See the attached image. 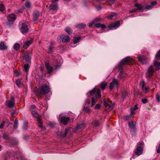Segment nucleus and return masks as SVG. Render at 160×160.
Instances as JSON below:
<instances>
[{
    "label": "nucleus",
    "instance_id": "obj_3",
    "mask_svg": "<svg viewBox=\"0 0 160 160\" xmlns=\"http://www.w3.org/2000/svg\"><path fill=\"white\" fill-rule=\"evenodd\" d=\"M134 63V60L132 58L127 57L122 59L120 62L118 67L122 66L125 64L128 65H132Z\"/></svg>",
    "mask_w": 160,
    "mask_h": 160
},
{
    "label": "nucleus",
    "instance_id": "obj_24",
    "mask_svg": "<svg viewBox=\"0 0 160 160\" xmlns=\"http://www.w3.org/2000/svg\"><path fill=\"white\" fill-rule=\"evenodd\" d=\"M7 47L5 44L4 42H1L0 43V49L2 50H6L7 49Z\"/></svg>",
    "mask_w": 160,
    "mask_h": 160
},
{
    "label": "nucleus",
    "instance_id": "obj_10",
    "mask_svg": "<svg viewBox=\"0 0 160 160\" xmlns=\"http://www.w3.org/2000/svg\"><path fill=\"white\" fill-rule=\"evenodd\" d=\"M138 58L139 61L143 64H146L148 61V58L145 56L139 55Z\"/></svg>",
    "mask_w": 160,
    "mask_h": 160
},
{
    "label": "nucleus",
    "instance_id": "obj_58",
    "mask_svg": "<svg viewBox=\"0 0 160 160\" xmlns=\"http://www.w3.org/2000/svg\"><path fill=\"white\" fill-rule=\"evenodd\" d=\"M94 21H92V22L91 23H90L89 24L88 27H91L94 24Z\"/></svg>",
    "mask_w": 160,
    "mask_h": 160
},
{
    "label": "nucleus",
    "instance_id": "obj_63",
    "mask_svg": "<svg viewBox=\"0 0 160 160\" xmlns=\"http://www.w3.org/2000/svg\"><path fill=\"white\" fill-rule=\"evenodd\" d=\"M138 105H137V104H136L134 107L133 108V110H136V109H138Z\"/></svg>",
    "mask_w": 160,
    "mask_h": 160
},
{
    "label": "nucleus",
    "instance_id": "obj_1",
    "mask_svg": "<svg viewBox=\"0 0 160 160\" xmlns=\"http://www.w3.org/2000/svg\"><path fill=\"white\" fill-rule=\"evenodd\" d=\"M160 69V62L155 61L153 62V65L150 66L147 69L146 74V78L149 80L152 78V76L156 71H158Z\"/></svg>",
    "mask_w": 160,
    "mask_h": 160
},
{
    "label": "nucleus",
    "instance_id": "obj_16",
    "mask_svg": "<svg viewBox=\"0 0 160 160\" xmlns=\"http://www.w3.org/2000/svg\"><path fill=\"white\" fill-rule=\"evenodd\" d=\"M40 14V12L38 11L34 12L33 14V19L34 21L36 22L38 19Z\"/></svg>",
    "mask_w": 160,
    "mask_h": 160
},
{
    "label": "nucleus",
    "instance_id": "obj_11",
    "mask_svg": "<svg viewBox=\"0 0 160 160\" xmlns=\"http://www.w3.org/2000/svg\"><path fill=\"white\" fill-rule=\"evenodd\" d=\"M28 30L27 26L25 23H23L20 28L21 32L23 34H26L28 32Z\"/></svg>",
    "mask_w": 160,
    "mask_h": 160
},
{
    "label": "nucleus",
    "instance_id": "obj_9",
    "mask_svg": "<svg viewBox=\"0 0 160 160\" xmlns=\"http://www.w3.org/2000/svg\"><path fill=\"white\" fill-rule=\"evenodd\" d=\"M45 64L48 73L50 74L52 73L53 71V68L50 65L49 61H45Z\"/></svg>",
    "mask_w": 160,
    "mask_h": 160
},
{
    "label": "nucleus",
    "instance_id": "obj_4",
    "mask_svg": "<svg viewBox=\"0 0 160 160\" xmlns=\"http://www.w3.org/2000/svg\"><path fill=\"white\" fill-rule=\"evenodd\" d=\"M16 19V16L14 14L9 15L7 17V21L6 24L8 26H10L12 24Z\"/></svg>",
    "mask_w": 160,
    "mask_h": 160
},
{
    "label": "nucleus",
    "instance_id": "obj_35",
    "mask_svg": "<svg viewBox=\"0 0 160 160\" xmlns=\"http://www.w3.org/2000/svg\"><path fill=\"white\" fill-rule=\"evenodd\" d=\"M92 125L94 127H98L99 125V121L98 120L95 121L92 123Z\"/></svg>",
    "mask_w": 160,
    "mask_h": 160
},
{
    "label": "nucleus",
    "instance_id": "obj_52",
    "mask_svg": "<svg viewBox=\"0 0 160 160\" xmlns=\"http://www.w3.org/2000/svg\"><path fill=\"white\" fill-rule=\"evenodd\" d=\"M114 104H113L112 105H110L109 106V107L108 109V110L111 111L112 110L113 108L114 107Z\"/></svg>",
    "mask_w": 160,
    "mask_h": 160
},
{
    "label": "nucleus",
    "instance_id": "obj_53",
    "mask_svg": "<svg viewBox=\"0 0 160 160\" xmlns=\"http://www.w3.org/2000/svg\"><path fill=\"white\" fill-rule=\"evenodd\" d=\"M140 85L141 86L142 88V89H143L145 87V83L144 81H142L141 83L140 84Z\"/></svg>",
    "mask_w": 160,
    "mask_h": 160
},
{
    "label": "nucleus",
    "instance_id": "obj_40",
    "mask_svg": "<svg viewBox=\"0 0 160 160\" xmlns=\"http://www.w3.org/2000/svg\"><path fill=\"white\" fill-rule=\"evenodd\" d=\"M84 111L87 113H89L91 112L90 109L87 107H84L83 108Z\"/></svg>",
    "mask_w": 160,
    "mask_h": 160
},
{
    "label": "nucleus",
    "instance_id": "obj_64",
    "mask_svg": "<svg viewBox=\"0 0 160 160\" xmlns=\"http://www.w3.org/2000/svg\"><path fill=\"white\" fill-rule=\"evenodd\" d=\"M40 70L42 72H43L44 69V67L41 66L40 68Z\"/></svg>",
    "mask_w": 160,
    "mask_h": 160
},
{
    "label": "nucleus",
    "instance_id": "obj_23",
    "mask_svg": "<svg viewBox=\"0 0 160 160\" xmlns=\"http://www.w3.org/2000/svg\"><path fill=\"white\" fill-rule=\"evenodd\" d=\"M49 8L51 9H52L54 11H57L58 8V4L56 3L55 4H52L49 6Z\"/></svg>",
    "mask_w": 160,
    "mask_h": 160
},
{
    "label": "nucleus",
    "instance_id": "obj_5",
    "mask_svg": "<svg viewBox=\"0 0 160 160\" xmlns=\"http://www.w3.org/2000/svg\"><path fill=\"white\" fill-rule=\"evenodd\" d=\"M98 96V98H101V90L99 89H98L97 91V93L95 94L94 96L92 98V104L91 107H92L94 105L97 101Z\"/></svg>",
    "mask_w": 160,
    "mask_h": 160
},
{
    "label": "nucleus",
    "instance_id": "obj_47",
    "mask_svg": "<svg viewBox=\"0 0 160 160\" xmlns=\"http://www.w3.org/2000/svg\"><path fill=\"white\" fill-rule=\"evenodd\" d=\"M5 9L4 6L3 4H0V11L2 12Z\"/></svg>",
    "mask_w": 160,
    "mask_h": 160
},
{
    "label": "nucleus",
    "instance_id": "obj_31",
    "mask_svg": "<svg viewBox=\"0 0 160 160\" xmlns=\"http://www.w3.org/2000/svg\"><path fill=\"white\" fill-rule=\"evenodd\" d=\"M64 30L68 34L71 35L72 34L73 31L72 29L70 28H66Z\"/></svg>",
    "mask_w": 160,
    "mask_h": 160
},
{
    "label": "nucleus",
    "instance_id": "obj_45",
    "mask_svg": "<svg viewBox=\"0 0 160 160\" xmlns=\"http://www.w3.org/2000/svg\"><path fill=\"white\" fill-rule=\"evenodd\" d=\"M101 106V104H97L96 105V106L94 108V109H96V110L99 109L100 108Z\"/></svg>",
    "mask_w": 160,
    "mask_h": 160
},
{
    "label": "nucleus",
    "instance_id": "obj_21",
    "mask_svg": "<svg viewBox=\"0 0 160 160\" xmlns=\"http://www.w3.org/2000/svg\"><path fill=\"white\" fill-rule=\"evenodd\" d=\"M84 128L85 124L84 122L78 123L76 127L77 130H79Z\"/></svg>",
    "mask_w": 160,
    "mask_h": 160
},
{
    "label": "nucleus",
    "instance_id": "obj_15",
    "mask_svg": "<svg viewBox=\"0 0 160 160\" xmlns=\"http://www.w3.org/2000/svg\"><path fill=\"white\" fill-rule=\"evenodd\" d=\"M128 126L132 130V132H135L136 130L135 123H134L132 121L131 122H129Z\"/></svg>",
    "mask_w": 160,
    "mask_h": 160
},
{
    "label": "nucleus",
    "instance_id": "obj_48",
    "mask_svg": "<svg viewBox=\"0 0 160 160\" xmlns=\"http://www.w3.org/2000/svg\"><path fill=\"white\" fill-rule=\"evenodd\" d=\"M156 98L158 102H160V98L159 94L157 93L156 95Z\"/></svg>",
    "mask_w": 160,
    "mask_h": 160
},
{
    "label": "nucleus",
    "instance_id": "obj_28",
    "mask_svg": "<svg viewBox=\"0 0 160 160\" xmlns=\"http://www.w3.org/2000/svg\"><path fill=\"white\" fill-rule=\"evenodd\" d=\"M134 6L137 8V10H142L144 9V7L141 4L136 3Z\"/></svg>",
    "mask_w": 160,
    "mask_h": 160
},
{
    "label": "nucleus",
    "instance_id": "obj_36",
    "mask_svg": "<svg viewBox=\"0 0 160 160\" xmlns=\"http://www.w3.org/2000/svg\"><path fill=\"white\" fill-rule=\"evenodd\" d=\"M20 46V44L18 43H16L14 45L13 48L15 50L17 51L19 49Z\"/></svg>",
    "mask_w": 160,
    "mask_h": 160
},
{
    "label": "nucleus",
    "instance_id": "obj_38",
    "mask_svg": "<svg viewBox=\"0 0 160 160\" xmlns=\"http://www.w3.org/2000/svg\"><path fill=\"white\" fill-rule=\"evenodd\" d=\"M155 58L157 60L160 59V50L155 55Z\"/></svg>",
    "mask_w": 160,
    "mask_h": 160
},
{
    "label": "nucleus",
    "instance_id": "obj_26",
    "mask_svg": "<svg viewBox=\"0 0 160 160\" xmlns=\"http://www.w3.org/2000/svg\"><path fill=\"white\" fill-rule=\"evenodd\" d=\"M107 83L105 82H102L98 86L102 90L105 89L106 86L107 85Z\"/></svg>",
    "mask_w": 160,
    "mask_h": 160
},
{
    "label": "nucleus",
    "instance_id": "obj_32",
    "mask_svg": "<svg viewBox=\"0 0 160 160\" xmlns=\"http://www.w3.org/2000/svg\"><path fill=\"white\" fill-rule=\"evenodd\" d=\"M144 143L143 141H141L139 142L137 144V148H143L144 146Z\"/></svg>",
    "mask_w": 160,
    "mask_h": 160
},
{
    "label": "nucleus",
    "instance_id": "obj_61",
    "mask_svg": "<svg viewBox=\"0 0 160 160\" xmlns=\"http://www.w3.org/2000/svg\"><path fill=\"white\" fill-rule=\"evenodd\" d=\"M60 66H61V65L58 64V65H57L55 67V69H57V70L59 68H60Z\"/></svg>",
    "mask_w": 160,
    "mask_h": 160
},
{
    "label": "nucleus",
    "instance_id": "obj_57",
    "mask_svg": "<svg viewBox=\"0 0 160 160\" xmlns=\"http://www.w3.org/2000/svg\"><path fill=\"white\" fill-rule=\"evenodd\" d=\"M130 118V116L128 115L125 116L124 117V119L125 120H128Z\"/></svg>",
    "mask_w": 160,
    "mask_h": 160
},
{
    "label": "nucleus",
    "instance_id": "obj_59",
    "mask_svg": "<svg viewBox=\"0 0 160 160\" xmlns=\"http://www.w3.org/2000/svg\"><path fill=\"white\" fill-rule=\"evenodd\" d=\"M14 73L16 74L17 76H19V74L18 71L17 70H15L14 71Z\"/></svg>",
    "mask_w": 160,
    "mask_h": 160
},
{
    "label": "nucleus",
    "instance_id": "obj_2",
    "mask_svg": "<svg viewBox=\"0 0 160 160\" xmlns=\"http://www.w3.org/2000/svg\"><path fill=\"white\" fill-rule=\"evenodd\" d=\"M50 90V88L49 86L47 84H44L42 85L40 88L35 90L34 91V93L37 95H43L48 93Z\"/></svg>",
    "mask_w": 160,
    "mask_h": 160
},
{
    "label": "nucleus",
    "instance_id": "obj_7",
    "mask_svg": "<svg viewBox=\"0 0 160 160\" xmlns=\"http://www.w3.org/2000/svg\"><path fill=\"white\" fill-rule=\"evenodd\" d=\"M118 84L119 82L118 80L114 78L110 83L109 88L111 90L114 87L118 88Z\"/></svg>",
    "mask_w": 160,
    "mask_h": 160
},
{
    "label": "nucleus",
    "instance_id": "obj_51",
    "mask_svg": "<svg viewBox=\"0 0 160 160\" xmlns=\"http://www.w3.org/2000/svg\"><path fill=\"white\" fill-rule=\"evenodd\" d=\"M103 102L105 106L108 107L109 105V104L108 103V102H107L105 99L103 100Z\"/></svg>",
    "mask_w": 160,
    "mask_h": 160
},
{
    "label": "nucleus",
    "instance_id": "obj_27",
    "mask_svg": "<svg viewBox=\"0 0 160 160\" xmlns=\"http://www.w3.org/2000/svg\"><path fill=\"white\" fill-rule=\"evenodd\" d=\"M37 120L38 122V127L42 129L43 128V127L42 126V122L41 117L40 118H38Z\"/></svg>",
    "mask_w": 160,
    "mask_h": 160
},
{
    "label": "nucleus",
    "instance_id": "obj_49",
    "mask_svg": "<svg viewBox=\"0 0 160 160\" xmlns=\"http://www.w3.org/2000/svg\"><path fill=\"white\" fill-rule=\"evenodd\" d=\"M54 47H53L52 46H50L49 49H48V51H49V53H52V49Z\"/></svg>",
    "mask_w": 160,
    "mask_h": 160
},
{
    "label": "nucleus",
    "instance_id": "obj_14",
    "mask_svg": "<svg viewBox=\"0 0 160 160\" xmlns=\"http://www.w3.org/2000/svg\"><path fill=\"white\" fill-rule=\"evenodd\" d=\"M120 25V22L119 21H118L114 23L113 24H110L108 26V28L110 29L114 28H116L118 27Z\"/></svg>",
    "mask_w": 160,
    "mask_h": 160
},
{
    "label": "nucleus",
    "instance_id": "obj_12",
    "mask_svg": "<svg viewBox=\"0 0 160 160\" xmlns=\"http://www.w3.org/2000/svg\"><path fill=\"white\" fill-rule=\"evenodd\" d=\"M70 120V119L69 117H62L61 118L60 122L63 125H66L67 124L68 121H69Z\"/></svg>",
    "mask_w": 160,
    "mask_h": 160
},
{
    "label": "nucleus",
    "instance_id": "obj_42",
    "mask_svg": "<svg viewBox=\"0 0 160 160\" xmlns=\"http://www.w3.org/2000/svg\"><path fill=\"white\" fill-rule=\"evenodd\" d=\"M36 108V106L35 105H32L29 108V110L32 112V111H34V109Z\"/></svg>",
    "mask_w": 160,
    "mask_h": 160
},
{
    "label": "nucleus",
    "instance_id": "obj_30",
    "mask_svg": "<svg viewBox=\"0 0 160 160\" xmlns=\"http://www.w3.org/2000/svg\"><path fill=\"white\" fill-rule=\"evenodd\" d=\"M31 112V113L32 115L35 117L37 119H38V118H41V115H39V114L35 111H32Z\"/></svg>",
    "mask_w": 160,
    "mask_h": 160
},
{
    "label": "nucleus",
    "instance_id": "obj_33",
    "mask_svg": "<svg viewBox=\"0 0 160 160\" xmlns=\"http://www.w3.org/2000/svg\"><path fill=\"white\" fill-rule=\"evenodd\" d=\"M86 26L85 24L82 23L77 25L76 27L79 29H82L85 28Z\"/></svg>",
    "mask_w": 160,
    "mask_h": 160
},
{
    "label": "nucleus",
    "instance_id": "obj_37",
    "mask_svg": "<svg viewBox=\"0 0 160 160\" xmlns=\"http://www.w3.org/2000/svg\"><path fill=\"white\" fill-rule=\"evenodd\" d=\"M81 37H78L75 38L73 41V43L74 44H76L79 42L81 40Z\"/></svg>",
    "mask_w": 160,
    "mask_h": 160
},
{
    "label": "nucleus",
    "instance_id": "obj_46",
    "mask_svg": "<svg viewBox=\"0 0 160 160\" xmlns=\"http://www.w3.org/2000/svg\"><path fill=\"white\" fill-rule=\"evenodd\" d=\"M116 15V14L115 13H113L112 15L108 16L107 18L109 19H112L114 16H115Z\"/></svg>",
    "mask_w": 160,
    "mask_h": 160
},
{
    "label": "nucleus",
    "instance_id": "obj_39",
    "mask_svg": "<svg viewBox=\"0 0 160 160\" xmlns=\"http://www.w3.org/2000/svg\"><path fill=\"white\" fill-rule=\"evenodd\" d=\"M25 6L27 8H29L31 6V4L30 2L28 0H27L25 4Z\"/></svg>",
    "mask_w": 160,
    "mask_h": 160
},
{
    "label": "nucleus",
    "instance_id": "obj_55",
    "mask_svg": "<svg viewBox=\"0 0 160 160\" xmlns=\"http://www.w3.org/2000/svg\"><path fill=\"white\" fill-rule=\"evenodd\" d=\"M29 136L28 135H25L24 136L23 138L25 140H27L29 138Z\"/></svg>",
    "mask_w": 160,
    "mask_h": 160
},
{
    "label": "nucleus",
    "instance_id": "obj_20",
    "mask_svg": "<svg viewBox=\"0 0 160 160\" xmlns=\"http://www.w3.org/2000/svg\"><path fill=\"white\" fill-rule=\"evenodd\" d=\"M68 133V129H65V133H62V132H58L57 133V134L58 136H60L61 137H65L66 136Z\"/></svg>",
    "mask_w": 160,
    "mask_h": 160
},
{
    "label": "nucleus",
    "instance_id": "obj_22",
    "mask_svg": "<svg viewBox=\"0 0 160 160\" xmlns=\"http://www.w3.org/2000/svg\"><path fill=\"white\" fill-rule=\"evenodd\" d=\"M98 89H96L95 88H93L92 90L90 91L87 94V96L89 97L93 96L96 92H97Z\"/></svg>",
    "mask_w": 160,
    "mask_h": 160
},
{
    "label": "nucleus",
    "instance_id": "obj_6",
    "mask_svg": "<svg viewBox=\"0 0 160 160\" xmlns=\"http://www.w3.org/2000/svg\"><path fill=\"white\" fill-rule=\"evenodd\" d=\"M57 40L60 42H68L70 41V38L68 36L62 34L58 36Z\"/></svg>",
    "mask_w": 160,
    "mask_h": 160
},
{
    "label": "nucleus",
    "instance_id": "obj_50",
    "mask_svg": "<svg viewBox=\"0 0 160 160\" xmlns=\"http://www.w3.org/2000/svg\"><path fill=\"white\" fill-rule=\"evenodd\" d=\"M48 125L49 126L51 127H54L55 125V123L53 122H50L48 123Z\"/></svg>",
    "mask_w": 160,
    "mask_h": 160
},
{
    "label": "nucleus",
    "instance_id": "obj_54",
    "mask_svg": "<svg viewBox=\"0 0 160 160\" xmlns=\"http://www.w3.org/2000/svg\"><path fill=\"white\" fill-rule=\"evenodd\" d=\"M147 101V99L146 98H143L142 100V102L144 104L147 103L148 102Z\"/></svg>",
    "mask_w": 160,
    "mask_h": 160
},
{
    "label": "nucleus",
    "instance_id": "obj_34",
    "mask_svg": "<svg viewBox=\"0 0 160 160\" xmlns=\"http://www.w3.org/2000/svg\"><path fill=\"white\" fill-rule=\"evenodd\" d=\"M18 120L17 118H16L14 122V124L13 125V128L15 129H16L18 127Z\"/></svg>",
    "mask_w": 160,
    "mask_h": 160
},
{
    "label": "nucleus",
    "instance_id": "obj_56",
    "mask_svg": "<svg viewBox=\"0 0 160 160\" xmlns=\"http://www.w3.org/2000/svg\"><path fill=\"white\" fill-rule=\"evenodd\" d=\"M5 123V121H3V123H1L0 125V128H1V129L3 128V127H4V124Z\"/></svg>",
    "mask_w": 160,
    "mask_h": 160
},
{
    "label": "nucleus",
    "instance_id": "obj_62",
    "mask_svg": "<svg viewBox=\"0 0 160 160\" xmlns=\"http://www.w3.org/2000/svg\"><path fill=\"white\" fill-rule=\"evenodd\" d=\"M157 4V2H156V1H153L151 3V5L152 6H153V5H156Z\"/></svg>",
    "mask_w": 160,
    "mask_h": 160
},
{
    "label": "nucleus",
    "instance_id": "obj_25",
    "mask_svg": "<svg viewBox=\"0 0 160 160\" xmlns=\"http://www.w3.org/2000/svg\"><path fill=\"white\" fill-rule=\"evenodd\" d=\"M31 64L30 63L25 64L24 65V71L27 73H28Z\"/></svg>",
    "mask_w": 160,
    "mask_h": 160
},
{
    "label": "nucleus",
    "instance_id": "obj_13",
    "mask_svg": "<svg viewBox=\"0 0 160 160\" xmlns=\"http://www.w3.org/2000/svg\"><path fill=\"white\" fill-rule=\"evenodd\" d=\"M33 39L31 38L30 40H28L25 41L23 43V48L24 49H27L32 42Z\"/></svg>",
    "mask_w": 160,
    "mask_h": 160
},
{
    "label": "nucleus",
    "instance_id": "obj_8",
    "mask_svg": "<svg viewBox=\"0 0 160 160\" xmlns=\"http://www.w3.org/2000/svg\"><path fill=\"white\" fill-rule=\"evenodd\" d=\"M32 55V53L30 52L26 53L24 54L23 58L26 61V62L27 63L31 64Z\"/></svg>",
    "mask_w": 160,
    "mask_h": 160
},
{
    "label": "nucleus",
    "instance_id": "obj_43",
    "mask_svg": "<svg viewBox=\"0 0 160 160\" xmlns=\"http://www.w3.org/2000/svg\"><path fill=\"white\" fill-rule=\"evenodd\" d=\"M152 7L153 6H152L151 5H149L145 7H144V9L147 10H148L151 9L152 8Z\"/></svg>",
    "mask_w": 160,
    "mask_h": 160
},
{
    "label": "nucleus",
    "instance_id": "obj_41",
    "mask_svg": "<svg viewBox=\"0 0 160 160\" xmlns=\"http://www.w3.org/2000/svg\"><path fill=\"white\" fill-rule=\"evenodd\" d=\"M2 138L6 139L9 140V136L8 134L6 133H3L2 136Z\"/></svg>",
    "mask_w": 160,
    "mask_h": 160
},
{
    "label": "nucleus",
    "instance_id": "obj_60",
    "mask_svg": "<svg viewBox=\"0 0 160 160\" xmlns=\"http://www.w3.org/2000/svg\"><path fill=\"white\" fill-rule=\"evenodd\" d=\"M157 152L158 153H160V143L159 144V147L158 148V149L157 150Z\"/></svg>",
    "mask_w": 160,
    "mask_h": 160
},
{
    "label": "nucleus",
    "instance_id": "obj_18",
    "mask_svg": "<svg viewBox=\"0 0 160 160\" xmlns=\"http://www.w3.org/2000/svg\"><path fill=\"white\" fill-rule=\"evenodd\" d=\"M128 96V92L127 91L124 90L122 91V94L121 96V100L123 101Z\"/></svg>",
    "mask_w": 160,
    "mask_h": 160
},
{
    "label": "nucleus",
    "instance_id": "obj_17",
    "mask_svg": "<svg viewBox=\"0 0 160 160\" xmlns=\"http://www.w3.org/2000/svg\"><path fill=\"white\" fill-rule=\"evenodd\" d=\"M15 105V102H12L10 100H8L6 102V105L8 108H13Z\"/></svg>",
    "mask_w": 160,
    "mask_h": 160
},
{
    "label": "nucleus",
    "instance_id": "obj_29",
    "mask_svg": "<svg viewBox=\"0 0 160 160\" xmlns=\"http://www.w3.org/2000/svg\"><path fill=\"white\" fill-rule=\"evenodd\" d=\"M95 26L97 28H101L102 29H104L106 28V26L104 24H101L100 23H98L95 24Z\"/></svg>",
    "mask_w": 160,
    "mask_h": 160
},
{
    "label": "nucleus",
    "instance_id": "obj_44",
    "mask_svg": "<svg viewBox=\"0 0 160 160\" xmlns=\"http://www.w3.org/2000/svg\"><path fill=\"white\" fill-rule=\"evenodd\" d=\"M15 82H16V84L17 85L18 87H19L20 86L21 84V81L19 79H17L16 81Z\"/></svg>",
    "mask_w": 160,
    "mask_h": 160
},
{
    "label": "nucleus",
    "instance_id": "obj_19",
    "mask_svg": "<svg viewBox=\"0 0 160 160\" xmlns=\"http://www.w3.org/2000/svg\"><path fill=\"white\" fill-rule=\"evenodd\" d=\"M143 151V148H136L135 151V153L136 155L139 156L142 154Z\"/></svg>",
    "mask_w": 160,
    "mask_h": 160
}]
</instances>
